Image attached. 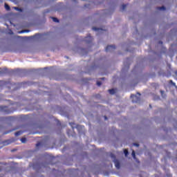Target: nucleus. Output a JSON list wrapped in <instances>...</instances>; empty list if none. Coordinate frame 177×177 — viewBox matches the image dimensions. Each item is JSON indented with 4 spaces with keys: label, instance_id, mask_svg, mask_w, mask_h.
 Instances as JSON below:
<instances>
[{
    "label": "nucleus",
    "instance_id": "cd10ccee",
    "mask_svg": "<svg viewBox=\"0 0 177 177\" xmlns=\"http://www.w3.org/2000/svg\"><path fill=\"white\" fill-rule=\"evenodd\" d=\"M42 145V143L41 142H37L36 144V147H39V146H41Z\"/></svg>",
    "mask_w": 177,
    "mask_h": 177
},
{
    "label": "nucleus",
    "instance_id": "f257e3e1",
    "mask_svg": "<svg viewBox=\"0 0 177 177\" xmlns=\"http://www.w3.org/2000/svg\"><path fill=\"white\" fill-rule=\"evenodd\" d=\"M49 165V163L44 162V163H35L33 165V169L36 171V172H42V168H47Z\"/></svg>",
    "mask_w": 177,
    "mask_h": 177
},
{
    "label": "nucleus",
    "instance_id": "72a5a7b5",
    "mask_svg": "<svg viewBox=\"0 0 177 177\" xmlns=\"http://www.w3.org/2000/svg\"><path fill=\"white\" fill-rule=\"evenodd\" d=\"M100 80H106V78L105 77H102V78H100Z\"/></svg>",
    "mask_w": 177,
    "mask_h": 177
},
{
    "label": "nucleus",
    "instance_id": "412c9836",
    "mask_svg": "<svg viewBox=\"0 0 177 177\" xmlns=\"http://www.w3.org/2000/svg\"><path fill=\"white\" fill-rule=\"evenodd\" d=\"M92 30H93V31H102V29L96 27H93Z\"/></svg>",
    "mask_w": 177,
    "mask_h": 177
},
{
    "label": "nucleus",
    "instance_id": "f8f14e48",
    "mask_svg": "<svg viewBox=\"0 0 177 177\" xmlns=\"http://www.w3.org/2000/svg\"><path fill=\"white\" fill-rule=\"evenodd\" d=\"M113 162L117 169H120V168H121V165L120 164V161L118 160V159H117L116 160H114Z\"/></svg>",
    "mask_w": 177,
    "mask_h": 177
},
{
    "label": "nucleus",
    "instance_id": "ddd939ff",
    "mask_svg": "<svg viewBox=\"0 0 177 177\" xmlns=\"http://www.w3.org/2000/svg\"><path fill=\"white\" fill-rule=\"evenodd\" d=\"M19 129V127H15L14 129L9 130L8 131L4 132V135H6L8 133H10V132H13V131H17Z\"/></svg>",
    "mask_w": 177,
    "mask_h": 177
},
{
    "label": "nucleus",
    "instance_id": "ea45409f",
    "mask_svg": "<svg viewBox=\"0 0 177 177\" xmlns=\"http://www.w3.org/2000/svg\"><path fill=\"white\" fill-rule=\"evenodd\" d=\"M153 55H156V52L155 51H153Z\"/></svg>",
    "mask_w": 177,
    "mask_h": 177
},
{
    "label": "nucleus",
    "instance_id": "f3484780",
    "mask_svg": "<svg viewBox=\"0 0 177 177\" xmlns=\"http://www.w3.org/2000/svg\"><path fill=\"white\" fill-rule=\"evenodd\" d=\"M109 92L110 95H115V90L114 88L109 89Z\"/></svg>",
    "mask_w": 177,
    "mask_h": 177
},
{
    "label": "nucleus",
    "instance_id": "a19ab883",
    "mask_svg": "<svg viewBox=\"0 0 177 177\" xmlns=\"http://www.w3.org/2000/svg\"><path fill=\"white\" fill-rule=\"evenodd\" d=\"M152 62H154V58L152 59Z\"/></svg>",
    "mask_w": 177,
    "mask_h": 177
},
{
    "label": "nucleus",
    "instance_id": "39448f33",
    "mask_svg": "<svg viewBox=\"0 0 177 177\" xmlns=\"http://www.w3.org/2000/svg\"><path fill=\"white\" fill-rule=\"evenodd\" d=\"M138 96L136 95L131 94V99H132L133 103H138V102H140V93H138Z\"/></svg>",
    "mask_w": 177,
    "mask_h": 177
},
{
    "label": "nucleus",
    "instance_id": "37998d69",
    "mask_svg": "<svg viewBox=\"0 0 177 177\" xmlns=\"http://www.w3.org/2000/svg\"><path fill=\"white\" fill-rule=\"evenodd\" d=\"M129 60V59H127V62Z\"/></svg>",
    "mask_w": 177,
    "mask_h": 177
},
{
    "label": "nucleus",
    "instance_id": "1a4fd4ad",
    "mask_svg": "<svg viewBox=\"0 0 177 177\" xmlns=\"http://www.w3.org/2000/svg\"><path fill=\"white\" fill-rule=\"evenodd\" d=\"M84 41L86 42V44H91V42L93 41V38L91 37V35H88L84 38Z\"/></svg>",
    "mask_w": 177,
    "mask_h": 177
},
{
    "label": "nucleus",
    "instance_id": "423d86ee",
    "mask_svg": "<svg viewBox=\"0 0 177 177\" xmlns=\"http://www.w3.org/2000/svg\"><path fill=\"white\" fill-rule=\"evenodd\" d=\"M69 124L71 125L72 129H73V130H74V129L76 128V129H77V131H80V129H81L82 128V126L79 125V124H76L73 122H69Z\"/></svg>",
    "mask_w": 177,
    "mask_h": 177
},
{
    "label": "nucleus",
    "instance_id": "c756f323",
    "mask_svg": "<svg viewBox=\"0 0 177 177\" xmlns=\"http://www.w3.org/2000/svg\"><path fill=\"white\" fill-rule=\"evenodd\" d=\"M134 30H135L136 32H133V34H138L139 32L138 30V28L135 27Z\"/></svg>",
    "mask_w": 177,
    "mask_h": 177
},
{
    "label": "nucleus",
    "instance_id": "2eb2a0df",
    "mask_svg": "<svg viewBox=\"0 0 177 177\" xmlns=\"http://www.w3.org/2000/svg\"><path fill=\"white\" fill-rule=\"evenodd\" d=\"M24 131H19L15 133V136H20Z\"/></svg>",
    "mask_w": 177,
    "mask_h": 177
},
{
    "label": "nucleus",
    "instance_id": "6e6552de",
    "mask_svg": "<svg viewBox=\"0 0 177 177\" xmlns=\"http://www.w3.org/2000/svg\"><path fill=\"white\" fill-rule=\"evenodd\" d=\"M115 50V45L107 46L106 48V52H114Z\"/></svg>",
    "mask_w": 177,
    "mask_h": 177
},
{
    "label": "nucleus",
    "instance_id": "a878e982",
    "mask_svg": "<svg viewBox=\"0 0 177 177\" xmlns=\"http://www.w3.org/2000/svg\"><path fill=\"white\" fill-rule=\"evenodd\" d=\"M21 141L22 142V143H26V142H27V138H21Z\"/></svg>",
    "mask_w": 177,
    "mask_h": 177
},
{
    "label": "nucleus",
    "instance_id": "9b49d317",
    "mask_svg": "<svg viewBox=\"0 0 177 177\" xmlns=\"http://www.w3.org/2000/svg\"><path fill=\"white\" fill-rule=\"evenodd\" d=\"M13 142H14L13 139L6 140L3 141V145L4 146H8V145H10V143H13Z\"/></svg>",
    "mask_w": 177,
    "mask_h": 177
},
{
    "label": "nucleus",
    "instance_id": "4be33fe9",
    "mask_svg": "<svg viewBox=\"0 0 177 177\" xmlns=\"http://www.w3.org/2000/svg\"><path fill=\"white\" fill-rule=\"evenodd\" d=\"M53 19V21L55 22V23H59V19L56 18V17H52Z\"/></svg>",
    "mask_w": 177,
    "mask_h": 177
},
{
    "label": "nucleus",
    "instance_id": "58836bf2",
    "mask_svg": "<svg viewBox=\"0 0 177 177\" xmlns=\"http://www.w3.org/2000/svg\"><path fill=\"white\" fill-rule=\"evenodd\" d=\"M75 135H76L75 133H74V135H73L72 136H75Z\"/></svg>",
    "mask_w": 177,
    "mask_h": 177
},
{
    "label": "nucleus",
    "instance_id": "c9c22d12",
    "mask_svg": "<svg viewBox=\"0 0 177 177\" xmlns=\"http://www.w3.org/2000/svg\"><path fill=\"white\" fill-rule=\"evenodd\" d=\"M73 2H77V0H72Z\"/></svg>",
    "mask_w": 177,
    "mask_h": 177
},
{
    "label": "nucleus",
    "instance_id": "473e14b6",
    "mask_svg": "<svg viewBox=\"0 0 177 177\" xmlns=\"http://www.w3.org/2000/svg\"><path fill=\"white\" fill-rule=\"evenodd\" d=\"M84 8H89V4L84 5Z\"/></svg>",
    "mask_w": 177,
    "mask_h": 177
},
{
    "label": "nucleus",
    "instance_id": "e433bc0d",
    "mask_svg": "<svg viewBox=\"0 0 177 177\" xmlns=\"http://www.w3.org/2000/svg\"><path fill=\"white\" fill-rule=\"evenodd\" d=\"M11 151H16V149H12Z\"/></svg>",
    "mask_w": 177,
    "mask_h": 177
},
{
    "label": "nucleus",
    "instance_id": "9d476101",
    "mask_svg": "<svg viewBox=\"0 0 177 177\" xmlns=\"http://www.w3.org/2000/svg\"><path fill=\"white\" fill-rule=\"evenodd\" d=\"M124 66L122 69V73H125V71H128V70H129V64L124 62Z\"/></svg>",
    "mask_w": 177,
    "mask_h": 177
},
{
    "label": "nucleus",
    "instance_id": "c85d7f7f",
    "mask_svg": "<svg viewBox=\"0 0 177 177\" xmlns=\"http://www.w3.org/2000/svg\"><path fill=\"white\" fill-rule=\"evenodd\" d=\"M160 10H165V6H162V7L159 8Z\"/></svg>",
    "mask_w": 177,
    "mask_h": 177
},
{
    "label": "nucleus",
    "instance_id": "aec40b11",
    "mask_svg": "<svg viewBox=\"0 0 177 177\" xmlns=\"http://www.w3.org/2000/svg\"><path fill=\"white\" fill-rule=\"evenodd\" d=\"M14 9L15 10H17L18 12H23V9L20 8H18V7H14Z\"/></svg>",
    "mask_w": 177,
    "mask_h": 177
},
{
    "label": "nucleus",
    "instance_id": "f704fd0d",
    "mask_svg": "<svg viewBox=\"0 0 177 177\" xmlns=\"http://www.w3.org/2000/svg\"><path fill=\"white\" fill-rule=\"evenodd\" d=\"M104 120H107V116H104Z\"/></svg>",
    "mask_w": 177,
    "mask_h": 177
},
{
    "label": "nucleus",
    "instance_id": "6ab92c4d",
    "mask_svg": "<svg viewBox=\"0 0 177 177\" xmlns=\"http://www.w3.org/2000/svg\"><path fill=\"white\" fill-rule=\"evenodd\" d=\"M124 154L125 157H128L129 152L128 151L127 149L124 150Z\"/></svg>",
    "mask_w": 177,
    "mask_h": 177
},
{
    "label": "nucleus",
    "instance_id": "7c9ffc66",
    "mask_svg": "<svg viewBox=\"0 0 177 177\" xmlns=\"http://www.w3.org/2000/svg\"><path fill=\"white\" fill-rule=\"evenodd\" d=\"M133 146H136V147H139V144H138V143H133Z\"/></svg>",
    "mask_w": 177,
    "mask_h": 177
},
{
    "label": "nucleus",
    "instance_id": "dca6fc26",
    "mask_svg": "<svg viewBox=\"0 0 177 177\" xmlns=\"http://www.w3.org/2000/svg\"><path fill=\"white\" fill-rule=\"evenodd\" d=\"M23 32H30V30L26 29L18 32V34H23Z\"/></svg>",
    "mask_w": 177,
    "mask_h": 177
},
{
    "label": "nucleus",
    "instance_id": "393cba45",
    "mask_svg": "<svg viewBox=\"0 0 177 177\" xmlns=\"http://www.w3.org/2000/svg\"><path fill=\"white\" fill-rule=\"evenodd\" d=\"M169 84H171L173 86H175L176 88V84L172 80H169Z\"/></svg>",
    "mask_w": 177,
    "mask_h": 177
},
{
    "label": "nucleus",
    "instance_id": "20e7f679",
    "mask_svg": "<svg viewBox=\"0 0 177 177\" xmlns=\"http://www.w3.org/2000/svg\"><path fill=\"white\" fill-rule=\"evenodd\" d=\"M14 73L15 75H19V77H25L27 75V71L24 69H16Z\"/></svg>",
    "mask_w": 177,
    "mask_h": 177
},
{
    "label": "nucleus",
    "instance_id": "79ce46f5",
    "mask_svg": "<svg viewBox=\"0 0 177 177\" xmlns=\"http://www.w3.org/2000/svg\"><path fill=\"white\" fill-rule=\"evenodd\" d=\"M164 93V91H161V93L162 94Z\"/></svg>",
    "mask_w": 177,
    "mask_h": 177
},
{
    "label": "nucleus",
    "instance_id": "a211bd4d",
    "mask_svg": "<svg viewBox=\"0 0 177 177\" xmlns=\"http://www.w3.org/2000/svg\"><path fill=\"white\" fill-rule=\"evenodd\" d=\"M4 6H5V9L6 10H10V6H9V5H8V3H5Z\"/></svg>",
    "mask_w": 177,
    "mask_h": 177
},
{
    "label": "nucleus",
    "instance_id": "4c0bfd02",
    "mask_svg": "<svg viewBox=\"0 0 177 177\" xmlns=\"http://www.w3.org/2000/svg\"><path fill=\"white\" fill-rule=\"evenodd\" d=\"M149 107H150V109H151V104H149Z\"/></svg>",
    "mask_w": 177,
    "mask_h": 177
},
{
    "label": "nucleus",
    "instance_id": "2f4dec72",
    "mask_svg": "<svg viewBox=\"0 0 177 177\" xmlns=\"http://www.w3.org/2000/svg\"><path fill=\"white\" fill-rule=\"evenodd\" d=\"M9 34H10V35H13V31H12V30H10V32H9Z\"/></svg>",
    "mask_w": 177,
    "mask_h": 177
},
{
    "label": "nucleus",
    "instance_id": "0eeeda50",
    "mask_svg": "<svg viewBox=\"0 0 177 177\" xmlns=\"http://www.w3.org/2000/svg\"><path fill=\"white\" fill-rule=\"evenodd\" d=\"M39 35H41L39 33H37L33 36H30V37H21L20 36H18V38H24V39H34V38H39Z\"/></svg>",
    "mask_w": 177,
    "mask_h": 177
},
{
    "label": "nucleus",
    "instance_id": "b1692460",
    "mask_svg": "<svg viewBox=\"0 0 177 177\" xmlns=\"http://www.w3.org/2000/svg\"><path fill=\"white\" fill-rule=\"evenodd\" d=\"M126 8H127V5L125 4L122 5V7L120 8L122 10H125Z\"/></svg>",
    "mask_w": 177,
    "mask_h": 177
},
{
    "label": "nucleus",
    "instance_id": "bb28decb",
    "mask_svg": "<svg viewBox=\"0 0 177 177\" xmlns=\"http://www.w3.org/2000/svg\"><path fill=\"white\" fill-rule=\"evenodd\" d=\"M97 86H102V82L97 81Z\"/></svg>",
    "mask_w": 177,
    "mask_h": 177
},
{
    "label": "nucleus",
    "instance_id": "4468645a",
    "mask_svg": "<svg viewBox=\"0 0 177 177\" xmlns=\"http://www.w3.org/2000/svg\"><path fill=\"white\" fill-rule=\"evenodd\" d=\"M110 157L112 159L113 162H114V161L118 160L117 158L115 157V155L114 153H111Z\"/></svg>",
    "mask_w": 177,
    "mask_h": 177
},
{
    "label": "nucleus",
    "instance_id": "5701e85b",
    "mask_svg": "<svg viewBox=\"0 0 177 177\" xmlns=\"http://www.w3.org/2000/svg\"><path fill=\"white\" fill-rule=\"evenodd\" d=\"M131 156H132L133 158H134V160L136 158V155L135 151H132Z\"/></svg>",
    "mask_w": 177,
    "mask_h": 177
},
{
    "label": "nucleus",
    "instance_id": "7ed1b4c3",
    "mask_svg": "<svg viewBox=\"0 0 177 177\" xmlns=\"http://www.w3.org/2000/svg\"><path fill=\"white\" fill-rule=\"evenodd\" d=\"M77 53L82 55V56H84V55H88V52H89V48H84L82 47H78L77 49Z\"/></svg>",
    "mask_w": 177,
    "mask_h": 177
},
{
    "label": "nucleus",
    "instance_id": "f03ea898",
    "mask_svg": "<svg viewBox=\"0 0 177 177\" xmlns=\"http://www.w3.org/2000/svg\"><path fill=\"white\" fill-rule=\"evenodd\" d=\"M15 108L11 107V108H8V106H0V111L1 113H4L5 114H10L12 113H13V111H15Z\"/></svg>",
    "mask_w": 177,
    "mask_h": 177
}]
</instances>
